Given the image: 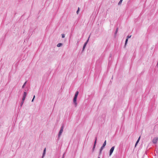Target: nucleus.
Returning a JSON list of instances; mask_svg holds the SVG:
<instances>
[{"label": "nucleus", "mask_w": 158, "mask_h": 158, "mask_svg": "<svg viewBox=\"0 0 158 158\" xmlns=\"http://www.w3.org/2000/svg\"><path fill=\"white\" fill-rule=\"evenodd\" d=\"M89 37H90V36H89V37L88 39L86 41L85 43L83 45V48H82L83 51L85 49L87 44H88V43L89 42Z\"/></svg>", "instance_id": "1"}, {"label": "nucleus", "mask_w": 158, "mask_h": 158, "mask_svg": "<svg viewBox=\"0 0 158 158\" xmlns=\"http://www.w3.org/2000/svg\"><path fill=\"white\" fill-rule=\"evenodd\" d=\"M63 129H64V126L63 125H62L61 127L60 130V131H59V134H58L59 137H60V135H61V134L63 132Z\"/></svg>", "instance_id": "2"}, {"label": "nucleus", "mask_w": 158, "mask_h": 158, "mask_svg": "<svg viewBox=\"0 0 158 158\" xmlns=\"http://www.w3.org/2000/svg\"><path fill=\"white\" fill-rule=\"evenodd\" d=\"M77 97H74L73 99V102L75 107H76L77 106Z\"/></svg>", "instance_id": "3"}, {"label": "nucleus", "mask_w": 158, "mask_h": 158, "mask_svg": "<svg viewBox=\"0 0 158 158\" xmlns=\"http://www.w3.org/2000/svg\"><path fill=\"white\" fill-rule=\"evenodd\" d=\"M27 93L26 92H24L23 95V98H22V101H25L26 97L27 96Z\"/></svg>", "instance_id": "4"}, {"label": "nucleus", "mask_w": 158, "mask_h": 158, "mask_svg": "<svg viewBox=\"0 0 158 158\" xmlns=\"http://www.w3.org/2000/svg\"><path fill=\"white\" fill-rule=\"evenodd\" d=\"M114 147L113 146L111 148L110 150V153H109V155L110 156L111 155L112 153L113 152L114 150Z\"/></svg>", "instance_id": "5"}, {"label": "nucleus", "mask_w": 158, "mask_h": 158, "mask_svg": "<svg viewBox=\"0 0 158 158\" xmlns=\"http://www.w3.org/2000/svg\"><path fill=\"white\" fill-rule=\"evenodd\" d=\"M96 142H97V139H96L94 141V146H93V149H92L93 151H94V148H95V146H96Z\"/></svg>", "instance_id": "6"}, {"label": "nucleus", "mask_w": 158, "mask_h": 158, "mask_svg": "<svg viewBox=\"0 0 158 158\" xmlns=\"http://www.w3.org/2000/svg\"><path fill=\"white\" fill-rule=\"evenodd\" d=\"M45 153H46V148H45L43 152V155H42V158H43V157H44V156L45 154Z\"/></svg>", "instance_id": "7"}, {"label": "nucleus", "mask_w": 158, "mask_h": 158, "mask_svg": "<svg viewBox=\"0 0 158 158\" xmlns=\"http://www.w3.org/2000/svg\"><path fill=\"white\" fill-rule=\"evenodd\" d=\"M158 141V139H153L152 142L154 143H156Z\"/></svg>", "instance_id": "8"}, {"label": "nucleus", "mask_w": 158, "mask_h": 158, "mask_svg": "<svg viewBox=\"0 0 158 158\" xmlns=\"http://www.w3.org/2000/svg\"><path fill=\"white\" fill-rule=\"evenodd\" d=\"M105 147H103V146H102L100 148V154H101L102 153V151L104 148Z\"/></svg>", "instance_id": "9"}, {"label": "nucleus", "mask_w": 158, "mask_h": 158, "mask_svg": "<svg viewBox=\"0 0 158 158\" xmlns=\"http://www.w3.org/2000/svg\"><path fill=\"white\" fill-rule=\"evenodd\" d=\"M79 94V92L78 91H77L76 93H75V95H74V97H77V96L78 95V94Z\"/></svg>", "instance_id": "10"}, {"label": "nucleus", "mask_w": 158, "mask_h": 158, "mask_svg": "<svg viewBox=\"0 0 158 158\" xmlns=\"http://www.w3.org/2000/svg\"><path fill=\"white\" fill-rule=\"evenodd\" d=\"M24 101H22V100L21 101V102L20 103V108H21V107L22 106L24 103Z\"/></svg>", "instance_id": "11"}, {"label": "nucleus", "mask_w": 158, "mask_h": 158, "mask_svg": "<svg viewBox=\"0 0 158 158\" xmlns=\"http://www.w3.org/2000/svg\"><path fill=\"white\" fill-rule=\"evenodd\" d=\"M140 139H138L137 140V141L136 143H135V147H136V146L137 145V144L139 142V140H140Z\"/></svg>", "instance_id": "12"}, {"label": "nucleus", "mask_w": 158, "mask_h": 158, "mask_svg": "<svg viewBox=\"0 0 158 158\" xmlns=\"http://www.w3.org/2000/svg\"><path fill=\"white\" fill-rule=\"evenodd\" d=\"M62 43H58L57 44V46L58 47H59L61 46H62Z\"/></svg>", "instance_id": "13"}, {"label": "nucleus", "mask_w": 158, "mask_h": 158, "mask_svg": "<svg viewBox=\"0 0 158 158\" xmlns=\"http://www.w3.org/2000/svg\"><path fill=\"white\" fill-rule=\"evenodd\" d=\"M128 41V39L126 38V40H125V45H124L125 46L127 44Z\"/></svg>", "instance_id": "14"}, {"label": "nucleus", "mask_w": 158, "mask_h": 158, "mask_svg": "<svg viewBox=\"0 0 158 158\" xmlns=\"http://www.w3.org/2000/svg\"><path fill=\"white\" fill-rule=\"evenodd\" d=\"M123 1V0H120L118 3V5H121V4L122 3V2Z\"/></svg>", "instance_id": "15"}, {"label": "nucleus", "mask_w": 158, "mask_h": 158, "mask_svg": "<svg viewBox=\"0 0 158 158\" xmlns=\"http://www.w3.org/2000/svg\"><path fill=\"white\" fill-rule=\"evenodd\" d=\"M106 144V140H105L104 141V143H103L102 146H103V147H105Z\"/></svg>", "instance_id": "16"}, {"label": "nucleus", "mask_w": 158, "mask_h": 158, "mask_svg": "<svg viewBox=\"0 0 158 158\" xmlns=\"http://www.w3.org/2000/svg\"><path fill=\"white\" fill-rule=\"evenodd\" d=\"M27 81H25V82L23 84V85L22 86V88H24V87L25 86V85L27 83Z\"/></svg>", "instance_id": "17"}, {"label": "nucleus", "mask_w": 158, "mask_h": 158, "mask_svg": "<svg viewBox=\"0 0 158 158\" xmlns=\"http://www.w3.org/2000/svg\"><path fill=\"white\" fill-rule=\"evenodd\" d=\"M118 28H117L115 30V35H116L118 31Z\"/></svg>", "instance_id": "18"}, {"label": "nucleus", "mask_w": 158, "mask_h": 158, "mask_svg": "<svg viewBox=\"0 0 158 158\" xmlns=\"http://www.w3.org/2000/svg\"><path fill=\"white\" fill-rule=\"evenodd\" d=\"M80 11V8L79 7L78 8V10H77V12H76V13L77 14H78L79 13V11Z\"/></svg>", "instance_id": "19"}, {"label": "nucleus", "mask_w": 158, "mask_h": 158, "mask_svg": "<svg viewBox=\"0 0 158 158\" xmlns=\"http://www.w3.org/2000/svg\"><path fill=\"white\" fill-rule=\"evenodd\" d=\"M131 35H128L127 37V39H128L129 38H130L131 37Z\"/></svg>", "instance_id": "20"}, {"label": "nucleus", "mask_w": 158, "mask_h": 158, "mask_svg": "<svg viewBox=\"0 0 158 158\" xmlns=\"http://www.w3.org/2000/svg\"><path fill=\"white\" fill-rule=\"evenodd\" d=\"M65 37V35L64 34H62V38H64Z\"/></svg>", "instance_id": "21"}, {"label": "nucleus", "mask_w": 158, "mask_h": 158, "mask_svg": "<svg viewBox=\"0 0 158 158\" xmlns=\"http://www.w3.org/2000/svg\"><path fill=\"white\" fill-rule=\"evenodd\" d=\"M35 96L34 95V96H33V99H32V100H31V102H33L34 101V99H35Z\"/></svg>", "instance_id": "22"}, {"label": "nucleus", "mask_w": 158, "mask_h": 158, "mask_svg": "<svg viewBox=\"0 0 158 158\" xmlns=\"http://www.w3.org/2000/svg\"><path fill=\"white\" fill-rule=\"evenodd\" d=\"M141 138V136H139V138H138L139 139V138Z\"/></svg>", "instance_id": "23"}, {"label": "nucleus", "mask_w": 158, "mask_h": 158, "mask_svg": "<svg viewBox=\"0 0 158 158\" xmlns=\"http://www.w3.org/2000/svg\"><path fill=\"white\" fill-rule=\"evenodd\" d=\"M157 65L158 66V62L157 63Z\"/></svg>", "instance_id": "24"}, {"label": "nucleus", "mask_w": 158, "mask_h": 158, "mask_svg": "<svg viewBox=\"0 0 158 158\" xmlns=\"http://www.w3.org/2000/svg\"><path fill=\"white\" fill-rule=\"evenodd\" d=\"M155 138L156 139V138H157V137H156V138Z\"/></svg>", "instance_id": "25"}, {"label": "nucleus", "mask_w": 158, "mask_h": 158, "mask_svg": "<svg viewBox=\"0 0 158 158\" xmlns=\"http://www.w3.org/2000/svg\"><path fill=\"white\" fill-rule=\"evenodd\" d=\"M64 155H63V157H64Z\"/></svg>", "instance_id": "26"}, {"label": "nucleus", "mask_w": 158, "mask_h": 158, "mask_svg": "<svg viewBox=\"0 0 158 158\" xmlns=\"http://www.w3.org/2000/svg\"><path fill=\"white\" fill-rule=\"evenodd\" d=\"M98 158H100V157H98Z\"/></svg>", "instance_id": "27"}]
</instances>
